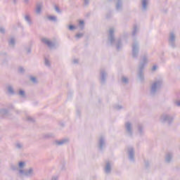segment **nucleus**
Instances as JSON below:
<instances>
[{
  "mask_svg": "<svg viewBox=\"0 0 180 180\" xmlns=\"http://www.w3.org/2000/svg\"><path fill=\"white\" fill-rule=\"evenodd\" d=\"M80 25H84V21H79Z\"/></svg>",
  "mask_w": 180,
  "mask_h": 180,
  "instance_id": "obj_7",
  "label": "nucleus"
},
{
  "mask_svg": "<svg viewBox=\"0 0 180 180\" xmlns=\"http://www.w3.org/2000/svg\"><path fill=\"white\" fill-rule=\"evenodd\" d=\"M56 11H58V8L56 7Z\"/></svg>",
  "mask_w": 180,
  "mask_h": 180,
  "instance_id": "obj_12",
  "label": "nucleus"
},
{
  "mask_svg": "<svg viewBox=\"0 0 180 180\" xmlns=\"http://www.w3.org/2000/svg\"><path fill=\"white\" fill-rule=\"evenodd\" d=\"M20 95H25V91H20Z\"/></svg>",
  "mask_w": 180,
  "mask_h": 180,
  "instance_id": "obj_4",
  "label": "nucleus"
},
{
  "mask_svg": "<svg viewBox=\"0 0 180 180\" xmlns=\"http://www.w3.org/2000/svg\"><path fill=\"white\" fill-rule=\"evenodd\" d=\"M23 165H25V162H20L19 163V167H23Z\"/></svg>",
  "mask_w": 180,
  "mask_h": 180,
  "instance_id": "obj_2",
  "label": "nucleus"
},
{
  "mask_svg": "<svg viewBox=\"0 0 180 180\" xmlns=\"http://www.w3.org/2000/svg\"><path fill=\"white\" fill-rule=\"evenodd\" d=\"M69 29L70 30H72L73 29H75V27L73 25H70V26H69Z\"/></svg>",
  "mask_w": 180,
  "mask_h": 180,
  "instance_id": "obj_3",
  "label": "nucleus"
},
{
  "mask_svg": "<svg viewBox=\"0 0 180 180\" xmlns=\"http://www.w3.org/2000/svg\"><path fill=\"white\" fill-rule=\"evenodd\" d=\"M8 91H9L10 92H12V88H9V89H8Z\"/></svg>",
  "mask_w": 180,
  "mask_h": 180,
  "instance_id": "obj_9",
  "label": "nucleus"
},
{
  "mask_svg": "<svg viewBox=\"0 0 180 180\" xmlns=\"http://www.w3.org/2000/svg\"><path fill=\"white\" fill-rule=\"evenodd\" d=\"M31 79H32V81H36V78H34V77H32Z\"/></svg>",
  "mask_w": 180,
  "mask_h": 180,
  "instance_id": "obj_6",
  "label": "nucleus"
},
{
  "mask_svg": "<svg viewBox=\"0 0 180 180\" xmlns=\"http://www.w3.org/2000/svg\"><path fill=\"white\" fill-rule=\"evenodd\" d=\"M43 43H45V44H47L48 46H50L51 44V42L50 41L47 40L46 39H42Z\"/></svg>",
  "mask_w": 180,
  "mask_h": 180,
  "instance_id": "obj_1",
  "label": "nucleus"
},
{
  "mask_svg": "<svg viewBox=\"0 0 180 180\" xmlns=\"http://www.w3.org/2000/svg\"><path fill=\"white\" fill-rule=\"evenodd\" d=\"M25 19H26L27 20H29V16H26V17H25Z\"/></svg>",
  "mask_w": 180,
  "mask_h": 180,
  "instance_id": "obj_8",
  "label": "nucleus"
},
{
  "mask_svg": "<svg viewBox=\"0 0 180 180\" xmlns=\"http://www.w3.org/2000/svg\"><path fill=\"white\" fill-rule=\"evenodd\" d=\"M155 70H157V67H156V66H153V71H155Z\"/></svg>",
  "mask_w": 180,
  "mask_h": 180,
  "instance_id": "obj_5",
  "label": "nucleus"
},
{
  "mask_svg": "<svg viewBox=\"0 0 180 180\" xmlns=\"http://www.w3.org/2000/svg\"><path fill=\"white\" fill-rule=\"evenodd\" d=\"M77 37H81V35H77Z\"/></svg>",
  "mask_w": 180,
  "mask_h": 180,
  "instance_id": "obj_13",
  "label": "nucleus"
},
{
  "mask_svg": "<svg viewBox=\"0 0 180 180\" xmlns=\"http://www.w3.org/2000/svg\"><path fill=\"white\" fill-rule=\"evenodd\" d=\"M37 12H40V8H38L37 9Z\"/></svg>",
  "mask_w": 180,
  "mask_h": 180,
  "instance_id": "obj_10",
  "label": "nucleus"
},
{
  "mask_svg": "<svg viewBox=\"0 0 180 180\" xmlns=\"http://www.w3.org/2000/svg\"><path fill=\"white\" fill-rule=\"evenodd\" d=\"M143 6H146V1H143Z\"/></svg>",
  "mask_w": 180,
  "mask_h": 180,
  "instance_id": "obj_11",
  "label": "nucleus"
}]
</instances>
